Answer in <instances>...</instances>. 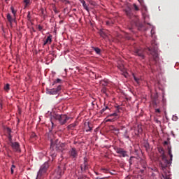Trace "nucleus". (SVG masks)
Masks as SVG:
<instances>
[{"label":"nucleus","mask_w":179,"mask_h":179,"mask_svg":"<svg viewBox=\"0 0 179 179\" xmlns=\"http://www.w3.org/2000/svg\"><path fill=\"white\" fill-rule=\"evenodd\" d=\"M90 5H92V6H96V3L93 0H87Z\"/></svg>","instance_id":"a878e982"},{"label":"nucleus","mask_w":179,"mask_h":179,"mask_svg":"<svg viewBox=\"0 0 179 179\" xmlns=\"http://www.w3.org/2000/svg\"><path fill=\"white\" fill-rule=\"evenodd\" d=\"M158 152L161 155L162 161L159 163L160 167L162 169V170H166L169 166H170V162L169 159H167V157H166V155L164 154V149L162 148H158Z\"/></svg>","instance_id":"7ed1b4c3"},{"label":"nucleus","mask_w":179,"mask_h":179,"mask_svg":"<svg viewBox=\"0 0 179 179\" xmlns=\"http://www.w3.org/2000/svg\"><path fill=\"white\" fill-rule=\"evenodd\" d=\"M11 169H16V166H15L14 164H13L12 166H11Z\"/></svg>","instance_id":"37998d69"},{"label":"nucleus","mask_w":179,"mask_h":179,"mask_svg":"<svg viewBox=\"0 0 179 179\" xmlns=\"http://www.w3.org/2000/svg\"><path fill=\"white\" fill-rule=\"evenodd\" d=\"M108 117H115V118H117L118 117V113H114L108 115Z\"/></svg>","instance_id":"2f4dec72"},{"label":"nucleus","mask_w":179,"mask_h":179,"mask_svg":"<svg viewBox=\"0 0 179 179\" xmlns=\"http://www.w3.org/2000/svg\"><path fill=\"white\" fill-rule=\"evenodd\" d=\"M106 110H110V108L108 106H105L101 110V114H103V113H106Z\"/></svg>","instance_id":"bb28decb"},{"label":"nucleus","mask_w":179,"mask_h":179,"mask_svg":"<svg viewBox=\"0 0 179 179\" xmlns=\"http://www.w3.org/2000/svg\"><path fill=\"white\" fill-rule=\"evenodd\" d=\"M10 9H11L12 13H13V15H14V17H16V10H15V8H13V6H11V7H10Z\"/></svg>","instance_id":"7c9ffc66"},{"label":"nucleus","mask_w":179,"mask_h":179,"mask_svg":"<svg viewBox=\"0 0 179 179\" xmlns=\"http://www.w3.org/2000/svg\"><path fill=\"white\" fill-rule=\"evenodd\" d=\"M8 139L10 141H12V136L10 134L8 136Z\"/></svg>","instance_id":"79ce46f5"},{"label":"nucleus","mask_w":179,"mask_h":179,"mask_svg":"<svg viewBox=\"0 0 179 179\" xmlns=\"http://www.w3.org/2000/svg\"><path fill=\"white\" fill-rule=\"evenodd\" d=\"M29 15H30V13H29V14H28V17H29Z\"/></svg>","instance_id":"4d7b16f0"},{"label":"nucleus","mask_w":179,"mask_h":179,"mask_svg":"<svg viewBox=\"0 0 179 179\" xmlns=\"http://www.w3.org/2000/svg\"><path fill=\"white\" fill-rule=\"evenodd\" d=\"M5 1H8V0H5Z\"/></svg>","instance_id":"bf43d9fd"},{"label":"nucleus","mask_w":179,"mask_h":179,"mask_svg":"<svg viewBox=\"0 0 179 179\" xmlns=\"http://www.w3.org/2000/svg\"><path fill=\"white\" fill-rule=\"evenodd\" d=\"M135 135H139V134H142L143 129L142 126L138 125L136 127H135Z\"/></svg>","instance_id":"4468645a"},{"label":"nucleus","mask_w":179,"mask_h":179,"mask_svg":"<svg viewBox=\"0 0 179 179\" xmlns=\"http://www.w3.org/2000/svg\"><path fill=\"white\" fill-rule=\"evenodd\" d=\"M99 34L101 37H103V38H105V37H107V34H106V31H104V29H101L99 31Z\"/></svg>","instance_id":"aec40b11"},{"label":"nucleus","mask_w":179,"mask_h":179,"mask_svg":"<svg viewBox=\"0 0 179 179\" xmlns=\"http://www.w3.org/2000/svg\"><path fill=\"white\" fill-rule=\"evenodd\" d=\"M104 178H99V177L96 178V179H104Z\"/></svg>","instance_id":"8fccbe9b"},{"label":"nucleus","mask_w":179,"mask_h":179,"mask_svg":"<svg viewBox=\"0 0 179 179\" xmlns=\"http://www.w3.org/2000/svg\"><path fill=\"white\" fill-rule=\"evenodd\" d=\"M101 171H103V173H105V174H108V173H110V174H113V173L110 172L109 169L106 168L101 169Z\"/></svg>","instance_id":"412c9836"},{"label":"nucleus","mask_w":179,"mask_h":179,"mask_svg":"<svg viewBox=\"0 0 179 179\" xmlns=\"http://www.w3.org/2000/svg\"><path fill=\"white\" fill-rule=\"evenodd\" d=\"M7 20L10 24H12V22H13V19L12 18V16L9 13L7 14Z\"/></svg>","instance_id":"5701e85b"},{"label":"nucleus","mask_w":179,"mask_h":179,"mask_svg":"<svg viewBox=\"0 0 179 179\" xmlns=\"http://www.w3.org/2000/svg\"><path fill=\"white\" fill-rule=\"evenodd\" d=\"M168 155L171 157V162L173 160V154L171 153V147H168Z\"/></svg>","instance_id":"4be33fe9"},{"label":"nucleus","mask_w":179,"mask_h":179,"mask_svg":"<svg viewBox=\"0 0 179 179\" xmlns=\"http://www.w3.org/2000/svg\"><path fill=\"white\" fill-rule=\"evenodd\" d=\"M75 127H76V123H73L69 124L67 128L68 129H73V128H75Z\"/></svg>","instance_id":"393cba45"},{"label":"nucleus","mask_w":179,"mask_h":179,"mask_svg":"<svg viewBox=\"0 0 179 179\" xmlns=\"http://www.w3.org/2000/svg\"><path fill=\"white\" fill-rule=\"evenodd\" d=\"M134 55L139 57L141 59H145V50L142 48H136L134 50Z\"/></svg>","instance_id":"0eeeda50"},{"label":"nucleus","mask_w":179,"mask_h":179,"mask_svg":"<svg viewBox=\"0 0 179 179\" xmlns=\"http://www.w3.org/2000/svg\"><path fill=\"white\" fill-rule=\"evenodd\" d=\"M94 48V51H95V52H96L97 54H100L101 52V50L99 48Z\"/></svg>","instance_id":"c85d7f7f"},{"label":"nucleus","mask_w":179,"mask_h":179,"mask_svg":"<svg viewBox=\"0 0 179 179\" xmlns=\"http://www.w3.org/2000/svg\"><path fill=\"white\" fill-rule=\"evenodd\" d=\"M48 167H50V163L48 162H45L40 168L36 179L43 177L45 173H47V170H48Z\"/></svg>","instance_id":"39448f33"},{"label":"nucleus","mask_w":179,"mask_h":179,"mask_svg":"<svg viewBox=\"0 0 179 179\" xmlns=\"http://www.w3.org/2000/svg\"><path fill=\"white\" fill-rule=\"evenodd\" d=\"M41 10L42 15H44V8H42Z\"/></svg>","instance_id":"c03bdc74"},{"label":"nucleus","mask_w":179,"mask_h":179,"mask_svg":"<svg viewBox=\"0 0 179 179\" xmlns=\"http://www.w3.org/2000/svg\"><path fill=\"white\" fill-rule=\"evenodd\" d=\"M155 113H158V114H160L161 111L159 108L155 109Z\"/></svg>","instance_id":"ea45409f"},{"label":"nucleus","mask_w":179,"mask_h":179,"mask_svg":"<svg viewBox=\"0 0 179 179\" xmlns=\"http://www.w3.org/2000/svg\"><path fill=\"white\" fill-rule=\"evenodd\" d=\"M85 129L86 132H92L93 129V127H92V124L90 122L85 123Z\"/></svg>","instance_id":"ddd939ff"},{"label":"nucleus","mask_w":179,"mask_h":179,"mask_svg":"<svg viewBox=\"0 0 179 179\" xmlns=\"http://www.w3.org/2000/svg\"><path fill=\"white\" fill-rule=\"evenodd\" d=\"M66 145L65 143H61L58 139L51 141L49 155L52 160L57 157V152H64L66 149Z\"/></svg>","instance_id":"f257e3e1"},{"label":"nucleus","mask_w":179,"mask_h":179,"mask_svg":"<svg viewBox=\"0 0 179 179\" xmlns=\"http://www.w3.org/2000/svg\"><path fill=\"white\" fill-rule=\"evenodd\" d=\"M81 3H83V6L84 8V9H85V10H87V12H89V7H87V5L86 4V1H85L84 0H80Z\"/></svg>","instance_id":"a211bd4d"},{"label":"nucleus","mask_w":179,"mask_h":179,"mask_svg":"<svg viewBox=\"0 0 179 179\" xmlns=\"http://www.w3.org/2000/svg\"><path fill=\"white\" fill-rule=\"evenodd\" d=\"M115 120H116V117H114L113 119H108L106 120V122H114V121H115Z\"/></svg>","instance_id":"f704fd0d"},{"label":"nucleus","mask_w":179,"mask_h":179,"mask_svg":"<svg viewBox=\"0 0 179 179\" xmlns=\"http://www.w3.org/2000/svg\"><path fill=\"white\" fill-rule=\"evenodd\" d=\"M52 41V36L50 35L48 36L45 41H44L43 45H46V44H51Z\"/></svg>","instance_id":"2eb2a0df"},{"label":"nucleus","mask_w":179,"mask_h":179,"mask_svg":"<svg viewBox=\"0 0 179 179\" xmlns=\"http://www.w3.org/2000/svg\"><path fill=\"white\" fill-rule=\"evenodd\" d=\"M102 93H104L105 94L107 93V88L106 87H103L101 89Z\"/></svg>","instance_id":"72a5a7b5"},{"label":"nucleus","mask_w":179,"mask_h":179,"mask_svg":"<svg viewBox=\"0 0 179 179\" xmlns=\"http://www.w3.org/2000/svg\"><path fill=\"white\" fill-rule=\"evenodd\" d=\"M115 152L117 155H120V157H128L127 152L124 150V148H115Z\"/></svg>","instance_id":"1a4fd4ad"},{"label":"nucleus","mask_w":179,"mask_h":179,"mask_svg":"<svg viewBox=\"0 0 179 179\" xmlns=\"http://www.w3.org/2000/svg\"><path fill=\"white\" fill-rule=\"evenodd\" d=\"M106 24H109L108 22H106Z\"/></svg>","instance_id":"13d9d810"},{"label":"nucleus","mask_w":179,"mask_h":179,"mask_svg":"<svg viewBox=\"0 0 179 179\" xmlns=\"http://www.w3.org/2000/svg\"><path fill=\"white\" fill-rule=\"evenodd\" d=\"M149 52L148 54H150L152 56L154 61H157L159 59V54L157 53V44H156V41H152L151 43V48H147Z\"/></svg>","instance_id":"20e7f679"},{"label":"nucleus","mask_w":179,"mask_h":179,"mask_svg":"<svg viewBox=\"0 0 179 179\" xmlns=\"http://www.w3.org/2000/svg\"><path fill=\"white\" fill-rule=\"evenodd\" d=\"M78 179H86V178L85 176H83V177L78 178Z\"/></svg>","instance_id":"a18cd8bd"},{"label":"nucleus","mask_w":179,"mask_h":179,"mask_svg":"<svg viewBox=\"0 0 179 179\" xmlns=\"http://www.w3.org/2000/svg\"><path fill=\"white\" fill-rule=\"evenodd\" d=\"M135 162H136V157H131L129 160V165L132 166V164H134V163H135Z\"/></svg>","instance_id":"6ab92c4d"},{"label":"nucleus","mask_w":179,"mask_h":179,"mask_svg":"<svg viewBox=\"0 0 179 179\" xmlns=\"http://www.w3.org/2000/svg\"><path fill=\"white\" fill-rule=\"evenodd\" d=\"M10 170H11V174H13V172H14L13 169L11 168Z\"/></svg>","instance_id":"09e8293b"},{"label":"nucleus","mask_w":179,"mask_h":179,"mask_svg":"<svg viewBox=\"0 0 179 179\" xmlns=\"http://www.w3.org/2000/svg\"><path fill=\"white\" fill-rule=\"evenodd\" d=\"M24 2L25 3V6H28L29 3H30V0H24Z\"/></svg>","instance_id":"c9c22d12"},{"label":"nucleus","mask_w":179,"mask_h":179,"mask_svg":"<svg viewBox=\"0 0 179 179\" xmlns=\"http://www.w3.org/2000/svg\"><path fill=\"white\" fill-rule=\"evenodd\" d=\"M69 155L71 159H78V152L76 148H73L69 151Z\"/></svg>","instance_id":"9b49d317"},{"label":"nucleus","mask_w":179,"mask_h":179,"mask_svg":"<svg viewBox=\"0 0 179 179\" xmlns=\"http://www.w3.org/2000/svg\"><path fill=\"white\" fill-rule=\"evenodd\" d=\"M100 85L103 87H106V86H108V81L107 80H103L100 82Z\"/></svg>","instance_id":"f3484780"},{"label":"nucleus","mask_w":179,"mask_h":179,"mask_svg":"<svg viewBox=\"0 0 179 179\" xmlns=\"http://www.w3.org/2000/svg\"><path fill=\"white\" fill-rule=\"evenodd\" d=\"M10 85L9 84H6L5 86H4V90H6V92H9L10 87Z\"/></svg>","instance_id":"cd10ccee"},{"label":"nucleus","mask_w":179,"mask_h":179,"mask_svg":"<svg viewBox=\"0 0 179 179\" xmlns=\"http://www.w3.org/2000/svg\"><path fill=\"white\" fill-rule=\"evenodd\" d=\"M53 120L58 121L60 125H65V124H66V122L71 120V117L66 115H59L55 113V112H52L50 113V121L52 127H54V122H52Z\"/></svg>","instance_id":"f03ea898"},{"label":"nucleus","mask_w":179,"mask_h":179,"mask_svg":"<svg viewBox=\"0 0 179 179\" xmlns=\"http://www.w3.org/2000/svg\"><path fill=\"white\" fill-rule=\"evenodd\" d=\"M155 34V29L152 28L151 29V35L153 36Z\"/></svg>","instance_id":"a19ab883"},{"label":"nucleus","mask_w":179,"mask_h":179,"mask_svg":"<svg viewBox=\"0 0 179 179\" xmlns=\"http://www.w3.org/2000/svg\"><path fill=\"white\" fill-rule=\"evenodd\" d=\"M38 29L39 31H41L43 30V27H41V25H38Z\"/></svg>","instance_id":"58836bf2"},{"label":"nucleus","mask_w":179,"mask_h":179,"mask_svg":"<svg viewBox=\"0 0 179 179\" xmlns=\"http://www.w3.org/2000/svg\"><path fill=\"white\" fill-rule=\"evenodd\" d=\"M65 170V167H63L62 169H61V167H58L57 169V173L59 174V177H62V176H64V171Z\"/></svg>","instance_id":"dca6fc26"},{"label":"nucleus","mask_w":179,"mask_h":179,"mask_svg":"<svg viewBox=\"0 0 179 179\" xmlns=\"http://www.w3.org/2000/svg\"><path fill=\"white\" fill-rule=\"evenodd\" d=\"M34 136H36V134L34 133V134H31V137L34 138Z\"/></svg>","instance_id":"de8ad7c7"},{"label":"nucleus","mask_w":179,"mask_h":179,"mask_svg":"<svg viewBox=\"0 0 179 179\" xmlns=\"http://www.w3.org/2000/svg\"><path fill=\"white\" fill-rule=\"evenodd\" d=\"M154 104L156 106L157 103L156 102H154Z\"/></svg>","instance_id":"6e6d98bb"},{"label":"nucleus","mask_w":179,"mask_h":179,"mask_svg":"<svg viewBox=\"0 0 179 179\" xmlns=\"http://www.w3.org/2000/svg\"><path fill=\"white\" fill-rule=\"evenodd\" d=\"M61 90H62V85H59L57 86V88H47L46 89V93L47 94H52V95H55V94H59L61 93Z\"/></svg>","instance_id":"423d86ee"},{"label":"nucleus","mask_w":179,"mask_h":179,"mask_svg":"<svg viewBox=\"0 0 179 179\" xmlns=\"http://www.w3.org/2000/svg\"><path fill=\"white\" fill-rule=\"evenodd\" d=\"M95 174H96V176H99V174H100V173H99L98 172H95Z\"/></svg>","instance_id":"603ef678"},{"label":"nucleus","mask_w":179,"mask_h":179,"mask_svg":"<svg viewBox=\"0 0 179 179\" xmlns=\"http://www.w3.org/2000/svg\"><path fill=\"white\" fill-rule=\"evenodd\" d=\"M136 20L134 21V23L136 24V26H138L139 24V19L138 18V17H135Z\"/></svg>","instance_id":"473e14b6"},{"label":"nucleus","mask_w":179,"mask_h":179,"mask_svg":"<svg viewBox=\"0 0 179 179\" xmlns=\"http://www.w3.org/2000/svg\"><path fill=\"white\" fill-rule=\"evenodd\" d=\"M134 8L135 9V10H139V7H138V6H136V4H134Z\"/></svg>","instance_id":"4c0bfd02"},{"label":"nucleus","mask_w":179,"mask_h":179,"mask_svg":"<svg viewBox=\"0 0 179 179\" xmlns=\"http://www.w3.org/2000/svg\"><path fill=\"white\" fill-rule=\"evenodd\" d=\"M134 78L135 82H136V83H138L139 85V82H140L141 79L136 78V76H134Z\"/></svg>","instance_id":"e433bc0d"},{"label":"nucleus","mask_w":179,"mask_h":179,"mask_svg":"<svg viewBox=\"0 0 179 179\" xmlns=\"http://www.w3.org/2000/svg\"><path fill=\"white\" fill-rule=\"evenodd\" d=\"M89 163H87V158H84V162L80 166V169L83 173H86L89 170Z\"/></svg>","instance_id":"9d476101"},{"label":"nucleus","mask_w":179,"mask_h":179,"mask_svg":"<svg viewBox=\"0 0 179 179\" xmlns=\"http://www.w3.org/2000/svg\"><path fill=\"white\" fill-rule=\"evenodd\" d=\"M10 145L14 152H16L17 153H20V152H22V150L20 149V144H19V143L11 141Z\"/></svg>","instance_id":"6e6552de"},{"label":"nucleus","mask_w":179,"mask_h":179,"mask_svg":"<svg viewBox=\"0 0 179 179\" xmlns=\"http://www.w3.org/2000/svg\"><path fill=\"white\" fill-rule=\"evenodd\" d=\"M162 177L164 179H171L170 178V174H167L165 172L162 173Z\"/></svg>","instance_id":"b1692460"},{"label":"nucleus","mask_w":179,"mask_h":179,"mask_svg":"<svg viewBox=\"0 0 179 179\" xmlns=\"http://www.w3.org/2000/svg\"><path fill=\"white\" fill-rule=\"evenodd\" d=\"M124 78H127V76H128V73H125L124 74Z\"/></svg>","instance_id":"49530a36"},{"label":"nucleus","mask_w":179,"mask_h":179,"mask_svg":"<svg viewBox=\"0 0 179 179\" xmlns=\"http://www.w3.org/2000/svg\"><path fill=\"white\" fill-rule=\"evenodd\" d=\"M7 130H8V132H10V129L8 128Z\"/></svg>","instance_id":"3c124183"},{"label":"nucleus","mask_w":179,"mask_h":179,"mask_svg":"<svg viewBox=\"0 0 179 179\" xmlns=\"http://www.w3.org/2000/svg\"><path fill=\"white\" fill-rule=\"evenodd\" d=\"M124 12L127 17H129V19H132L134 14L132 13V9H131V8L127 7L126 9H124Z\"/></svg>","instance_id":"f8f14e48"},{"label":"nucleus","mask_w":179,"mask_h":179,"mask_svg":"<svg viewBox=\"0 0 179 179\" xmlns=\"http://www.w3.org/2000/svg\"><path fill=\"white\" fill-rule=\"evenodd\" d=\"M0 106L1 107H2V102H0Z\"/></svg>","instance_id":"864d4df0"},{"label":"nucleus","mask_w":179,"mask_h":179,"mask_svg":"<svg viewBox=\"0 0 179 179\" xmlns=\"http://www.w3.org/2000/svg\"><path fill=\"white\" fill-rule=\"evenodd\" d=\"M62 82V80H61V79H59V78H57V79H56L55 81H54V83H53V84H52V86H54V85H55L56 83H61Z\"/></svg>","instance_id":"c756f323"},{"label":"nucleus","mask_w":179,"mask_h":179,"mask_svg":"<svg viewBox=\"0 0 179 179\" xmlns=\"http://www.w3.org/2000/svg\"><path fill=\"white\" fill-rule=\"evenodd\" d=\"M167 143H168L167 141H165V142H164V144H165V145H167Z\"/></svg>","instance_id":"5fc2aeb1"}]
</instances>
